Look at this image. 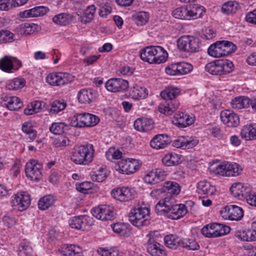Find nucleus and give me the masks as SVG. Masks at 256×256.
Instances as JSON below:
<instances>
[{"mask_svg": "<svg viewBox=\"0 0 256 256\" xmlns=\"http://www.w3.org/2000/svg\"><path fill=\"white\" fill-rule=\"evenodd\" d=\"M95 150L92 144H86L75 148L70 159L75 164L86 166L90 164L94 158Z\"/></svg>", "mask_w": 256, "mask_h": 256, "instance_id": "1", "label": "nucleus"}, {"mask_svg": "<svg viewBox=\"0 0 256 256\" xmlns=\"http://www.w3.org/2000/svg\"><path fill=\"white\" fill-rule=\"evenodd\" d=\"M178 48L186 52L196 53L202 50V44L198 38L184 36L180 38L177 40Z\"/></svg>", "mask_w": 256, "mask_h": 256, "instance_id": "2", "label": "nucleus"}, {"mask_svg": "<svg viewBox=\"0 0 256 256\" xmlns=\"http://www.w3.org/2000/svg\"><path fill=\"white\" fill-rule=\"evenodd\" d=\"M236 46L229 41H218L212 44L208 50V54L214 58L228 56L235 51Z\"/></svg>", "mask_w": 256, "mask_h": 256, "instance_id": "3", "label": "nucleus"}, {"mask_svg": "<svg viewBox=\"0 0 256 256\" xmlns=\"http://www.w3.org/2000/svg\"><path fill=\"white\" fill-rule=\"evenodd\" d=\"M232 62L228 60H219L210 62L205 66L206 72L213 75H224L229 74L233 70Z\"/></svg>", "mask_w": 256, "mask_h": 256, "instance_id": "4", "label": "nucleus"}, {"mask_svg": "<svg viewBox=\"0 0 256 256\" xmlns=\"http://www.w3.org/2000/svg\"><path fill=\"white\" fill-rule=\"evenodd\" d=\"M149 219L150 210L146 207H136L132 210L129 216L130 221L137 227L148 225L149 224Z\"/></svg>", "mask_w": 256, "mask_h": 256, "instance_id": "5", "label": "nucleus"}, {"mask_svg": "<svg viewBox=\"0 0 256 256\" xmlns=\"http://www.w3.org/2000/svg\"><path fill=\"white\" fill-rule=\"evenodd\" d=\"M99 120V118L95 115L89 113H80L71 118L70 124L74 127H90L98 124Z\"/></svg>", "mask_w": 256, "mask_h": 256, "instance_id": "6", "label": "nucleus"}, {"mask_svg": "<svg viewBox=\"0 0 256 256\" xmlns=\"http://www.w3.org/2000/svg\"><path fill=\"white\" fill-rule=\"evenodd\" d=\"M242 171L240 166L236 163H222L218 165L214 170L216 174L226 176H235L240 174Z\"/></svg>", "mask_w": 256, "mask_h": 256, "instance_id": "7", "label": "nucleus"}, {"mask_svg": "<svg viewBox=\"0 0 256 256\" xmlns=\"http://www.w3.org/2000/svg\"><path fill=\"white\" fill-rule=\"evenodd\" d=\"M42 166L34 160H30L25 166V172L27 178L31 180L38 181L42 178Z\"/></svg>", "mask_w": 256, "mask_h": 256, "instance_id": "8", "label": "nucleus"}, {"mask_svg": "<svg viewBox=\"0 0 256 256\" xmlns=\"http://www.w3.org/2000/svg\"><path fill=\"white\" fill-rule=\"evenodd\" d=\"M74 77L68 73L54 72L46 76V82L52 86H63L72 82Z\"/></svg>", "mask_w": 256, "mask_h": 256, "instance_id": "9", "label": "nucleus"}, {"mask_svg": "<svg viewBox=\"0 0 256 256\" xmlns=\"http://www.w3.org/2000/svg\"><path fill=\"white\" fill-rule=\"evenodd\" d=\"M154 234V232H150L146 235L148 238L147 242V252L152 256H166L164 247L154 240L153 238Z\"/></svg>", "mask_w": 256, "mask_h": 256, "instance_id": "10", "label": "nucleus"}, {"mask_svg": "<svg viewBox=\"0 0 256 256\" xmlns=\"http://www.w3.org/2000/svg\"><path fill=\"white\" fill-rule=\"evenodd\" d=\"M92 213L94 216L102 220H111L115 218L116 215L112 208L107 205H102L94 208Z\"/></svg>", "mask_w": 256, "mask_h": 256, "instance_id": "11", "label": "nucleus"}, {"mask_svg": "<svg viewBox=\"0 0 256 256\" xmlns=\"http://www.w3.org/2000/svg\"><path fill=\"white\" fill-rule=\"evenodd\" d=\"M10 204L20 211L26 210L30 204V196L26 192H18L12 197Z\"/></svg>", "mask_w": 256, "mask_h": 256, "instance_id": "12", "label": "nucleus"}, {"mask_svg": "<svg viewBox=\"0 0 256 256\" xmlns=\"http://www.w3.org/2000/svg\"><path fill=\"white\" fill-rule=\"evenodd\" d=\"M220 214L222 217L232 220H239L244 216L242 209L235 205L224 206L221 210Z\"/></svg>", "mask_w": 256, "mask_h": 256, "instance_id": "13", "label": "nucleus"}, {"mask_svg": "<svg viewBox=\"0 0 256 256\" xmlns=\"http://www.w3.org/2000/svg\"><path fill=\"white\" fill-rule=\"evenodd\" d=\"M134 190L128 187L117 188L112 191V196L120 202H128L134 198Z\"/></svg>", "mask_w": 256, "mask_h": 256, "instance_id": "14", "label": "nucleus"}, {"mask_svg": "<svg viewBox=\"0 0 256 256\" xmlns=\"http://www.w3.org/2000/svg\"><path fill=\"white\" fill-rule=\"evenodd\" d=\"M128 85V80L120 78H112L106 82L105 86L108 90L116 92L126 90Z\"/></svg>", "mask_w": 256, "mask_h": 256, "instance_id": "15", "label": "nucleus"}, {"mask_svg": "<svg viewBox=\"0 0 256 256\" xmlns=\"http://www.w3.org/2000/svg\"><path fill=\"white\" fill-rule=\"evenodd\" d=\"M220 117L222 122L228 127L236 128L240 124L238 116L228 110H225L221 112Z\"/></svg>", "mask_w": 256, "mask_h": 256, "instance_id": "16", "label": "nucleus"}, {"mask_svg": "<svg viewBox=\"0 0 256 256\" xmlns=\"http://www.w3.org/2000/svg\"><path fill=\"white\" fill-rule=\"evenodd\" d=\"M118 166L122 173L127 174L135 172L140 168L138 160L133 158L122 160L118 163Z\"/></svg>", "mask_w": 256, "mask_h": 256, "instance_id": "17", "label": "nucleus"}, {"mask_svg": "<svg viewBox=\"0 0 256 256\" xmlns=\"http://www.w3.org/2000/svg\"><path fill=\"white\" fill-rule=\"evenodd\" d=\"M176 200L173 196L172 195L167 196L157 203L155 206V211L158 214L160 215L163 213H168L170 212V210L176 204Z\"/></svg>", "mask_w": 256, "mask_h": 256, "instance_id": "18", "label": "nucleus"}, {"mask_svg": "<svg viewBox=\"0 0 256 256\" xmlns=\"http://www.w3.org/2000/svg\"><path fill=\"white\" fill-rule=\"evenodd\" d=\"M172 123L180 128L187 127L194 122L192 117L182 112H178L172 119Z\"/></svg>", "mask_w": 256, "mask_h": 256, "instance_id": "19", "label": "nucleus"}, {"mask_svg": "<svg viewBox=\"0 0 256 256\" xmlns=\"http://www.w3.org/2000/svg\"><path fill=\"white\" fill-rule=\"evenodd\" d=\"M250 188L248 184L240 182L234 183L230 188L232 196L238 199L245 198Z\"/></svg>", "mask_w": 256, "mask_h": 256, "instance_id": "20", "label": "nucleus"}, {"mask_svg": "<svg viewBox=\"0 0 256 256\" xmlns=\"http://www.w3.org/2000/svg\"><path fill=\"white\" fill-rule=\"evenodd\" d=\"M154 122L151 118H139L134 124V128L140 132H146L152 130L154 128Z\"/></svg>", "mask_w": 256, "mask_h": 256, "instance_id": "21", "label": "nucleus"}, {"mask_svg": "<svg viewBox=\"0 0 256 256\" xmlns=\"http://www.w3.org/2000/svg\"><path fill=\"white\" fill-rule=\"evenodd\" d=\"M90 220V218L85 216H74L69 220V224L73 228L85 230L89 225Z\"/></svg>", "mask_w": 256, "mask_h": 256, "instance_id": "22", "label": "nucleus"}, {"mask_svg": "<svg viewBox=\"0 0 256 256\" xmlns=\"http://www.w3.org/2000/svg\"><path fill=\"white\" fill-rule=\"evenodd\" d=\"M240 136L246 140H256V123L244 126L241 130Z\"/></svg>", "mask_w": 256, "mask_h": 256, "instance_id": "23", "label": "nucleus"}, {"mask_svg": "<svg viewBox=\"0 0 256 256\" xmlns=\"http://www.w3.org/2000/svg\"><path fill=\"white\" fill-rule=\"evenodd\" d=\"M48 10V8L44 6H36L21 12L20 16L22 18L40 16L44 15Z\"/></svg>", "mask_w": 256, "mask_h": 256, "instance_id": "24", "label": "nucleus"}, {"mask_svg": "<svg viewBox=\"0 0 256 256\" xmlns=\"http://www.w3.org/2000/svg\"><path fill=\"white\" fill-rule=\"evenodd\" d=\"M170 142V138L164 134L156 135L150 141V146L156 149L163 148Z\"/></svg>", "mask_w": 256, "mask_h": 256, "instance_id": "25", "label": "nucleus"}, {"mask_svg": "<svg viewBox=\"0 0 256 256\" xmlns=\"http://www.w3.org/2000/svg\"><path fill=\"white\" fill-rule=\"evenodd\" d=\"M180 106V102L176 99L166 102L164 104H160L158 110L160 113L165 115H171Z\"/></svg>", "mask_w": 256, "mask_h": 256, "instance_id": "26", "label": "nucleus"}, {"mask_svg": "<svg viewBox=\"0 0 256 256\" xmlns=\"http://www.w3.org/2000/svg\"><path fill=\"white\" fill-rule=\"evenodd\" d=\"M96 94L92 89H82L78 93V100L83 104L91 103L96 98Z\"/></svg>", "mask_w": 256, "mask_h": 256, "instance_id": "27", "label": "nucleus"}, {"mask_svg": "<svg viewBox=\"0 0 256 256\" xmlns=\"http://www.w3.org/2000/svg\"><path fill=\"white\" fill-rule=\"evenodd\" d=\"M63 256H82V248L75 244L64 246L60 250Z\"/></svg>", "mask_w": 256, "mask_h": 256, "instance_id": "28", "label": "nucleus"}, {"mask_svg": "<svg viewBox=\"0 0 256 256\" xmlns=\"http://www.w3.org/2000/svg\"><path fill=\"white\" fill-rule=\"evenodd\" d=\"M186 212L185 205L176 204L170 210L168 218L173 220H178L184 216Z\"/></svg>", "mask_w": 256, "mask_h": 256, "instance_id": "29", "label": "nucleus"}, {"mask_svg": "<svg viewBox=\"0 0 256 256\" xmlns=\"http://www.w3.org/2000/svg\"><path fill=\"white\" fill-rule=\"evenodd\" d=\"M4 100L5 105L10 110H17L23 106V103L20 99L16 96H5Z\"/></svg>", "mask_w": 256, "mask_h": 256, "instance_id": "30", "label": "nucleus"}, {"mask_svg": "<svg viewBox=\"0 0 256 256\" xmlns=\"http://www.w3.org/2000/svg\"><path fill=\"white\" fill-rule=\"evenodd\" d=\"M251 100L247 96H240L236 97L231 102L233 108L240 110L247 108L250 106Z\"/></svg>", "mask_w": 256, "mask_h": 256, "instance_id": "31", "label": "nucleus"}, {"mask_svg": "<svg viewBox=\"0 0 256 256\" xmlns=\"http://www.w3.org/2000/svg\"><path fill=\"white\" fill-rule=\"evenodd\" d=\"M188 14L190 17V20L197 19L201 18L205 12V8L204 6L194 4L187 7Z\"/></svg>", "mask_w": 256, "mask_h": 256, "instance_id": "32", "label": "nucleus"}, {"mask_svg": "<svg viewBox=\"0 0 256 256\" xmlns=\"http://www.w3.org/2000/svg\"><path fill=\"white\" fill-rule=\"evenodd\" d=\"M156 46H148L140 51V55L141 59L150 64H153L154 52H155Z\"/></svg>", "mask_w": 256, "mask_h": 256, "instance_id": "33", "label": "nucleus"}, {"mask_svg": "<svg viewBox=\"0 0 256 256\" xmlns=\"http://www.w3.org/2000/svg\"><path fill=\"white\" fill-rule=\"evenodd\" d=\"M168 54L166 51L160 46H156L154 52L153 64H160L166 60Z\"/></svg>", "mask_w": 256, "mask_h": 256, "instance_id": "34", "label": "nucleus"}, {"mask_svg": "<svg viewBox=\"0 0 256 256\" xmlns=\"http://www.w3.org/2000/svg\"><path fill=\"white\" fill-rule=\"evenodd\" d=\"M132 98L136 100L143 99L148 96V90L146 88L138 85H135L130 92Z\"/></svg>", "mask_w": 256, "mask_h": 256, "instance_id": "35", "label": "nucleus"}, {"mask_svg": "<svg viewBox=\"0 0 256 256\" xmlns=\"http://www.w3.org/2000/svg\"><path fill=\"white\" fill-rule=\"evenodd\" d=\"M180 89L177 88H168L161 92L160 96L166 101L175 100L176 97L180 94Z\"/></svg>", "mask_w": 256, "mask_h": 256, "instance_id": "36", "label": "nucleus"}, {"mask_svg": "<svg viewBox=\"0 0 256 256\" xmlns=\"http://www.w3.org/2000/svg\"><path fill=\"white\" fill-rule=\"evenodd\" d=\"M198 193L212 195L215 192V188L210 185V183L206 181H200L197 184Z\"/></svg>", "mask_w": 256, "mask_h": 256, "instance_id": "37", "label": "nucleus"}, {"mask_svg": "<svg viewBox=\"0 0 256 256\" xmlns=\"http://www.w3.org/2000/svg\"><path fill=\"white\" fill-rule=\"evenodd\" d=\"M0 68L6 72H14V62L12 56H5L0 60Z\"/></svg>", "mask_w": 256, "mask_h": 256, "instance_id": "38", "label": "nucleus"}, {"mask_svg": "<svg viewBox=\"0 0 256 256\" xmlns=\"http://www.w3.org/2000/svg\"><path fill=\"white\" fill-rule=\"evenodd\" d=\"M237 236L244 241H255L256 240V230L254 229H248L246 230L238 231Z\"/></svg>", "mask_w": 256, "mask_h": 256, "instance_id": "39", "label": "nucleus"}, {"mask_svg": "<svg viewBox=\"0 0 256 256\" xmlns=\"http://www.w3.org/2000/svg\"><path fill=\"white\" fill-rule=\"evenodd\" d=\"M162 188L164 192H166L170 194L177 195L180 192V184L174 181L166 182Z\"/></svg>", "mask_w": 256, "mask_h": 256, "instance_id": "40", "label": "nucleus"}, {"mask_svg": "<svg viewBox=\"0 0 256 256\" xmlns=\"http://www.w3.org/2000/svg\"><path fill=\"white\" fill-rule=\"evenodd\" d=\"M180 156L176 154H168L162 158V162L164 165L167 166L177 165L180 163Z\"/></svg>", "mask_w": 256, "mask_h": 256, "instance_id": "41", "label": "nucleus"}, {"mask_svg": "<svg viewBox=\"0 0 256 256\" xmlns=\"http://www.w3.org/2000/svg\"><path fill=\"white\" fill-rule=\"evenodd\" d=\"M239 7L236 2L230 1L224 3L222 7V12L226 14H234L236 12Z\"/></svg>", "mask_w": 256, "mask_h": 256, "instance_id": "42", "label": "nucleus"}, {"mask_svg": "<svg viewBox=\"0 0 256 256\" xmlns=\"http://www.w3.org/2000/svg\"><path fill=\"white\" fill-rule=\"evenodd\" d=\"M166 245L169 248L175 249L178 246H180L181 240L174 234L167 235L164 238Z\"/></svg>", "mask_w": 256, "mask_h": 256, "instance_id": "43", "label": "nucleus"}, {"mask_svg": "<svg viewBox=\"0 0 256 256\" xmlns=\"http://www.w3.org/2000/svg\"><path fill=\"white\" fill-rule=\"evenodd\" d=\"M26 84V81L24 78H16L10 80L6 87L10 90H18L24 88Z\"/></svg>", "mask_w": 256, "mask_h": 256, "instance_id": "44", "label": "nucleus"}, {"mask_svg": "<svg viewBox=\"0 0 256 256\" xmlns=\"http://www.w3.org/2000/svg\"><path fill=\"white\" fill-rule=\"evenodd\" d=\"M19 256H33V250L29 242H22L18 247Z\"/></svg>", "mask_w": 256, "mask_h": 256, "instance_id": "45", "label": "nucleus"}, {"mask_svg": "<svg viewBox=\"0 0 256 256\" xmlns=\"http://www.w3.org/2000/svg\"><path fill=\"white\" fill-rule=\"evenodd\" d=\"M54 203L52 196L47 195L42 198L38 202V206L42 210H46L51 206Z\"/></svg>", "mask_w": 256, "mask_h": 256, "instance_id": "46", "label": "nucleus"}, {"mask_svg": "<svg viewBox=\"0 0 256 256\" xmlns=\"http://www.w3.org/2000/svg\"><path fill=\"white\" fill-rule=\"evenodd\" d=\"M53 22L60 25H66L72 20L70 14L65 13H62L55 16L53 18Z\"/></svg>", "mask_w": 256, "mask_h": 256, "instance_id": "47", "label": "nucleus"}, {"mask_svg": "<svg viewBox=\"0 0 256 256\" xmlns=\"http://www.w3.org/2000/svg\"><path fill=\"white\" fill-rule=\"evenodd\" d=\"M172 16L176 18L182 20H190L188 14L187 7H180L172 12Z\"/></svg>", "mask_w": 256, "mask_h": 256, "instance_id": "48", "label": "nucleus"}, {"mask_svg": "<svg viewBox=\"0 0 256 256\" xmlns=\"http://www.w3.org/2000/svg\"><path fill=\"white\" fill-rule=\"evenodd\" d=\"M106 172V170L105 168L102 167L99 168L98 169L93 172V174L92 176V179L98 182H102L107 176Z\"/></svg>", "mask_w": 256, "mask_h": 256, "instance_id": "49", "label": "nucleus"}, {"mask_svg": "<svg viewBox=\"0 0 256 256\" xmlns=\"http://www.w3.org/2000/svg\"><path fill=\"white\" fill-rule=\"evenodd\" d=\"M66 106V104L64 100H55L52 104L50 112L52 114H56L63 110Z\"/></svg>", "mask_w": 256, "mask_h": 256, "instance_id": "50", "label": "nucleus"}, {"mask_svg": "<svg viewBox=\"0 0 256 256\" xmlns=\"http://www.w3.org/2000/svg\"><path fill=\"white\" fill-rule=\"evenodd\" d=\"M216 233V237L220 236L228 233L230 231V228L228 226L218 223L212 224Z\"/></svg>", "mask_w": 256, "mask_h": 256, "instance_id": "51", "label": "nucleus"}, {"mask_svg": "<svg viewBox=\"0 0 256 256\" xmlns=\"http://www.w3.org/2000/svg\"><path fill=\"white\" fill-rule=\"evenodd\" d=\"M180 246L192 250H198L200 248L198 244L192 239L181 240Z\"/></svg>", "mask_w": 256, "mask_h": 256, "instance_id": "52", "label": "nucleus"}, {"mask_svg": "<svg viewBox=\"0 0 256 256\" xmlns=\"http://www.w3.org/2000/svg\"><path fill=\"white\" fill-rule=\"evenodd\" d=\"M68 125L64 122H54L50 128V132L54 134H60L64 132Z\"/></svg>", "mask_w": 256, "mask_h": 256, "instance_id": "53", "label": "nucleus"}, {"mask_svg": "<svg viewBox=\"0 0 256 256\" xmlns=\"http://www.w3.org/2000/svg\"><path fill=\"white\" fill-rule=\"evenodd\" d=\"M96 12V7L94 5H92L88 7L84 12V16L82 21L86 23L91 21L93 18L94 14Z\"/></svg>", "mask_w": 256, "mask_h": 256, "instance_id": "54", "label": "nucleus"}, {"mask_svg": "<svg viewBox=\"0 0 256 256\" xmlns=\"http://www.w3.org/2000/svg\"><path fill=\"white\" fill-rule=\"evenodd\" d=\"M14 40V34L8 30H0V43L11 42Z\"/></svg>", "mask_w": 256, "mask_h": 256, "instance_id": "55", "label": "nucleus"}, {"mask_svg": "<svg viewBox=\"0 0 256 256\" xmlns=\"http://www.w3.org/2000/svg\"><path fill=\"white\" fill-rule=\"evenodd\" d=\"M98 253L102 256H122L118 250L116 249H106L100 248L97 250Z\"/></svg>", "mask_w": 256, "mask_h": 256, "instance_id": "56", "label": "nucleus"}, {"mask_svg": "<svg viewBox=\"0 0 256 256\" xmlns=\"http://www.w3.org/2000/svg\"><path fill=\"white\" fill-rule=\"evenodd\" d=\"M193 69V66L187 62H178V75L185 74L190 72Z\"/></svg>", "mask_w": 256, "mask_h": 256, "instance_id": "57", "label": "nucleus"}, {"mask_svg": "<svg viewBox=\"0 0 256 256\" xmlns=\"http://www.w3.org/2000/svg\"><path fill=\"white\" fill-rule=\"evenodd\" d=\"M38 25L34 24L26 23L24 24L20 29L21 33L26 36L30 34L35 32Z\"/></svg>", "mask_w": 256, "mask_h": 256, "instance_id": "58", "label": "nucleus"}, {"mask_svg": "<svg viewBox=\"0 0 256 256\" xmlns=\"http://www.w3.org/2000/svg\"><path fill=\"white\" fill-rule=\"evenodd\" d=\"M202 234L207 238H216L212 224H207L201 230Z\"/></svg>", "mask_w": 256, "mask_h": 256, "instance_id": "59", "label": "nucleus"}, {"mask_svg": "<svg viewBox=\"0 0 256 256\" xmlns=\"http://www.w3.org/2000/svg\"><path fill=\"white\" fill-rule=\"evenodd\" d=\"M69 139L64 136H60L56 138L54 142V144L56 148H63L70 144Z\"/></svg>", "mask_w": 256, "mask_h": 256, "instance_id": "60", "label": "nucleus"}, {"mask_svg": "<svg viewBox=\"0 0 256 256\" xmlns=\"http://www.w3.org/2000/svg\"><path fill=\"white\" fill-rule=\"evenodd\" d=\"M148 20V16L146 12H140L136 14L134 20L138 25H143L146 24Z\"/></svg>", "mask_w": 256, "mask_h": 256, "instance_id": "61", "label": "nucleus"}, {"mask_svg": "<svg viewBox=\"0 0 256 256\" xmlns=\"http://www.w3.org/2000/svg\"><path fill=\"white\" fill-rule=\"evenodd\" d=\"M16 7L14 0H0V10H8Z\"/></svg>", "mask_w": 256, "mask_h": 256, "instance_id": "62", "label": "nucleus"}, {"mask_svg": "<svg viewBox=\"0 0 256 256\" xmlns=\"http://www.w3.org/2000/svg\"><path fill=\"white\" fill-rule=\"evenodd\" d=\"M156 174L157 173L156 172L155 170H152L145 176L144 181L150 184L158 183Z\"/></svg>", "mask_w": 256, "mask_h": 256, "instance_id": "63", "label": "nucleus"}, {"mask_svg": "<svg viewBox=\"0 0 256 256\" xmlns=\"http://www.w3.org/2000/svg\"><path fill=\"white\" fill-rule=\"evenodd\" d=\"M184 150L192 148L196 146L199 142V140L194 137L185 138Z\"/></svg>", "mask_w": 256, "mask_h": 256, "instance_id": "64", "label": "nucleus"}]
</instances>
